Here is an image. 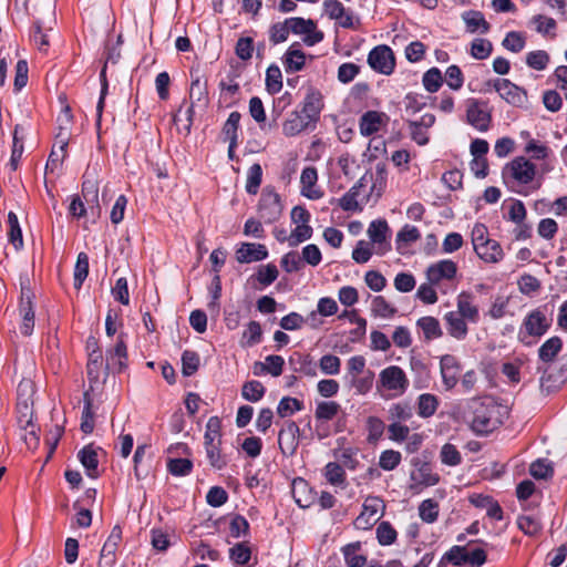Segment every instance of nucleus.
Segmentation results:
<instances>
[{
	"label": "nucleus",
	"instance_id": "1",
	"mask_svg": "<svg viewBox=\"0 0 567 567\" xmlns=\"http://www.w3.org/2000/svg\"><path fill=\"white\" fill-rule=\"evenodd\" d=\"M551 327V319L547 318L546 307H538L525 317L518 332L519 340L532 346L536 343Z\"/></svg>",
	"mask_w": 567,
	"mask_h": 567
},
{
	"label": "nucleus",
	"instance_id": "2",
	"mask_svg": "<svg viewBox=\"0 0 567 567\" xmlns=\"http://www.w3.org/2000/svg\"><path fill=\"white\" fill-rule=\"evenodd\" d=\"M470 409L472 411L471 427L477 434H487L494 431L499 421L496 416L498 409L492 403H485L480 400H473Z\"/></svg>",
	"mask_w": 567,
	"mask_h": 567
},
{
	"label": "nucleus",
	"instance_id": "3",
	"mask_svg": "<svg viewBox=\"0 0 567 567\" xmlns=\"http://www.w3.org/2000/svg\"><path fill=\"white\" fill-rule=\"evenodd\" d=\"M409 384L405 372L398 365H390L380 372L377 386L389 391L390 398H396L405 393Z\"/></svg>",
	"mask_w": 567,
	"mask_h": 567
},
{
	"label": "nucleus",
	"instance_id": "4",
	"mask_svg": "<svg viewBox=\"0 0 567 567\" xmlns=\"http://www.w3.org/2000/svg\"><path fill=\"white\" fill-rule=\"evenodd\" d=\"M535 175V165L524 156L514 158L507 163L502 171V176L506 184L512 181L518 185H527L533 182Z\"/></svg>",
	"mask_w": 567,
	"mask_h": 567
},
{
	"label": "nucleus",
	"instance_id": "5",
	"mask_svg": "<svg viewBox=\"0 0 567 567\" xmlns=\"http://www.w3.org/2000/svg\"><path fill=\"white\" fill-rule=\"evenodd\" d=\"M368 64L378 73L390 75L395 68L392 49L385 44L373 48L368 54Z\"/></svg>",
	"mask_w": 567,
	"mask_h": 567
},
{
	"label": "nucleus",
	"instance_id": "6",
	"mask_svg": "<svg viewBox=\"0 0 567 567\" xmlns=\"http://www.w3.org/2000/svg\"><path fill=\"white\" fill-rule=\"evenodd\" d=\"M291 32L293 34L303 35V42L312 47L323 40V32L317 29V23L312 19H303L300 17L288 18Z\"/></svg>",
	"mask_w": 567,
	"mask_h": 567
},
{
	"label": "nucleus",
	"instance_id": "7",
	"mask_svg": "<svg viewBox=\"0 0 567 567\" xmlns=\"http://www.w3.org/2000/svg\"><path fill=\"white\" fill-rule=\"evenodd\" d=\"M367 233L377 255L382 256L391 249V244L388 239L390 228L386 220L377 219L371 221Z\"/></svg>",
	"mask_w": 567,
	"mask_h": 567
},
{
	"label": "nucleus",
	"instance_id": "8",
	"mask_svg": "<svg viewBox=\"0 0 567 567\" xmlns=\"http://www.w3.org/2000/svg\"><path fill=\"white\" fill-rule=\"evenodd\" d=\"M282 214V205L279 195L274 190L265 189L259 200V216L271 224L279 219Z\"/></svg>",
	"mask_w": 567,
	"mask_h": 567
},
{
	"label": "nucleus",
	"instance_id": "9",
	"mask_svg": "<svg viewBox=\"0 0 567 567\" xmlns=\"http://www.w3.org/2000/svg\"><path fill=\"white\" fill-rule=\"evenodd\" d=\"M493 86L502 99L514 106H523L527 101L525 90L507 79H496Z\"/></svg>",
	"mask_w": 567,
	"mask_h": 567
},
{
	"label": "nucleus",
	"instance_id": "10",
	"mask_svg": "<svg viewBox=\"0 0 567 567\" xmlns=\"http://www.w3.org/2000/svg\"><path fill=\"white\" fill-rule=\"evenodd\" d=\"M300 429L295 421H287L278 433V445L284 455H293L299 445Z\"/></svg>",
	"mask_w": 567,
	"mask_h": 567
},
{
	"label": "nucleus",
	"instance_id": "11",
	"mask_svg": "<svg viewBox=\"0 0 567 567\" xmlns=\"http://www.w3.org/2000/svg\"><path fill=\"white\" fill-rule=\"evenodd\" d=\"M457 272V265L451 259H443L430 265L426 269V279L431 285H439L443 280H452Z\"/></svg>",
	"mask_w": 567,
	"mask_h": 567
},
{
	"label": "nucleus",
	"instance_id": "12",
	"mask_svg": "<svg viewBox=\"0 0 567 567\" xmlns=\"http://www.w3.org/2000/svg\"><path fill=\"white\" fill-rule=\"evenodd\" d=\"M440 370L445 390H452L458 382L460 361L452 354H444L440 360Z\"/></svg>",
	"mask_w": 567,
	"mask_h": 567
},
{
	"label": "nucleus",
	"instance_id": "13",
	"mask_svg": "<svg viewBox=\"0 0 567 567\" xmlns=\"http://www.w3.org/2000/svg\"><path fill=\"white\" fill-rule=\"evenodd\" d=\"M467 122L481 132H486L491 125L492 116L483 103L474 101L467 106Z\"/></svg>",
	"mask_w": 567,
	"mask_h": 567
},
{
	"label": "nucleus",
	"instance_id": "14",
	"mask_svg": "<svg viewBox=\"0 0 567 567\" xmlns=\"http://www.w3.org/2000/svg\"><path fill=\"white\" fill-rule=\"evenodd\" d=\"M127 348L120 334L114 348L106 351V369H112L115 372H122L126 368Z\"/></svg>",
	"mask_w": 567,
	"mask_h": 567
},
{
	"label": "nucleus",
	"instance_id": "15",
	"mask_svg": "<svg viewBox=\"0 0 567 567\" xmlns=\"http://www.w3.org/2000/svg\"><path fill=\"white\" fill-rule=\"evenodd\" d=\"M386 114L378 111H368L362 114L359 121L361 135L368 137L378 133L388 122Z\"/></svg>",
	"mask_w": 567,
	"mask_h": 567
},
{
	"label": "nucleus",
	"instance_id": "16",
	"mask_svg": "<svg viewBox=\"0 0 567 567\" xmlns=\"http://www.w3.org/2000/svg\"><path fill=\"white\" fill-rule=\"evenodd\" d=\"M268 257L265 245L256 243H243L236 250V259L240 264L261 261Z\"/></svg>",
	"mask_w": 567,
	"mask_h": 567
},
{
	"label": "nucleus",
	"instance_id": "17",
	"mask_svg": "<svg viewBox=\"0 0 567 567\" xmlns=\"http://www.w3.org/2000/svg\"><path fill=\"white\" fill-rule=\"evenodd\" d=\"M474 301L475 296L467 291H462L456 298V313L463 316L471 323H477L480 320V311Z\"/></svg>",
	"mask_w": 567,
	"mask_h": 567
},
{
	"label": "nucleus",
	"instance_id": "18",
	"mask_svg": "<svg viewBox=\"0 0 567 567\" xmlns=\"http://www.w3.org/2000/svg\"><path fill=\"white\" fill-rule=\"evenodd\" d=\"M322 95L319 91L310 89L302 102L301 114L310 122L316 123L319 120L322 110Z\"/></svg>",
	"mask_w": 567,
	"mask_h": 567
},
{
	"label": "nucleus",
	"instance_id": "19",
	"mask_svg": "<svg viewBox=\"0 0 567 567\" xmlns=\"http://www.w3.org/2000/svg\"><path fill=\"white\" fill-rule=\"evenodd\" d=\"M462 20L466 25V31L470 33L480 32L486 34L491 30V24L486 21L484 14L477 10H467L462 13Z\"/></svg>",
	"mask_w": 567,
	"mask_h": 567
},
{
	"label": "nucleus",
	"instance_id": "20",
	"mask_svg": "<svg viewBox=\"0 0 567 567\" xmlns=\"http://www.w3.org/2000/svg\"><path fill=\"white\" fill-rule=\"evenodd\" d=\"M82 197L85 204L89 205L92 215L100 216L99 185L95 179L85 176L82 183Z\"/></svg>",
	"mask_w": 567,
	"mask_h": 567
},
{
	"label": "nucleus",
	"instance_id": "21",
	"mask_svg": "<svg viewBox=\"0 0 567 567\" xmlns=\"http://www.w3.org/2000/svg\"><path fill=\"white\" fill-rule=\"evenodd\" d=\"M444 320L446 322V329L451 337L456 340H464L468 333V328L466 324V319L463 318L456 311H449L444 316Z\"/></svg>",
	"mask_w": 567,
	"mask_h": 567
},
{
	"label": "nucleus",
	"instance_id": "22",
	"mask_svg": "<svg viewBox=\"0 0 567 567\" xmlns=\"http://www.w3.org/2000/svg\"><path fill=\"white\" fill-rule=\"evenodd\" d=\"M190 89H189V99L190 102L202 103L206 105L207 103V80L203 79L199 74L198 70H190Z\"/></svg>",
	"mask_w": 567,
	"mask_h": 567
},
{
	"label": "nucleus",
	"instance_id": "23",
	"mask_svg": "<svg viewBox=\"0 0 567 567\" xmlns=\"http://www.w3.org/2000/svg\"><path fill=\"white\" fill-rule=\"evenodd\" d=\"M121 540L122 528L120 527V525H115L112 528L110 536L107 537L106 542L104 543L101 549L100 559H104L106 564H113L115 561V553Z\"/></svg>",
	"mask_w": 567,
	"mask_h": 567
},
{
	"label": "nucleus",
	"instance_id": "24",
	"mask_svg": "<svg viewBox=\"0 0 567 567\" xmlns=\"http://www.w3.org/2000/svg\"><path fill=\"white\" fill-rule=\"evenodd\" d=\"M32 405L33 402H17L18 423L23 430L30 427L29 434L32 436L33 444L37 445L39 437L35 434L34 425L32 423Z\"/></svg>",
	"mask_w": 567,
	"mask_h": 567
},
{
	"label": "nucleus",
	"instance_id": "25",
	"mask_svg": "<svg viewBox=\"0 0 567 567\" xmlns=\"http://www.w3.org/2000/svg\"><path fill=\"white\" fill-rule=\"evenodd\" d=\"M417 329L422 332L426 342L439 339L443 336L440 321L431 316H425L416 321Z\"/></svg>",
	"mask_w": 567,
	"mask_h": 567
},
{
	"label": "nucleus",
	"instance_id": "26",
	"mask_svg": "<svg viewBox=\"0 0 567 567\" xmlns=\"http://www.w3.org/2000/svg\"><path fill=\"white\" fill-rule=\"evenodd\" d=\"M416 472L411 474V480L423 486H434L440 482V475L432 471V466L427 462H417Z\"/></svg>",
	"mask_w": 567,
	"mask_h": 567
},
{
	"label": "nucleus",
	"instance_id": "27",
	"mask_svg": "<svg viewBox=\"0 0 567 567\" xmlns=\"http://www.w3.org/2000/svg\"><path fill=\"white\" fill-rule=\"evenodd\" d=\"M285 360L281 355L270 354L267 355L265 362H256L254 373H270L272 377H279L282 373Z\"/></svg>",
	"mask_w": 567,
	"mask_h": 567
},
{
	"label": "nucleus",
	"instance_id": "28",
	"mask_svg": "<svg viewBox=\"0 0 567 567\" xmlns=\"http://www.w3.org/2000/svg\"><path fill=\"white\" fill-rule=\"evenodd\" d=\"M79 461L85 468V473L91 478H96L99 476L97 466V453L92 447V445H86L78 453Z\"/></svg>",
	"mask_w": 567,
	"mask_h": 567
},
{
	"label": "nucleus",
	"instance_id": "29",
	"mask_svg": "<svg viewBox=\"0 0 567 567\" xmlns=\"http://www.w3.org/2000/svg\"><path fill=\"white\" fill-rule=\"evenodd\" d=\"M360 550V542L347 544L341 548L347 567H364L367 565L368 558L365 555L359 554Z\"/></svg>",
	"mask_w": 567,
	"mask_h": 567
},
{
	"label": "nucleus",
	"instance_id": "30",
	"mask_svg": "<svg viewBox=\"0 0 567 567\" xmlns=\"http://www.w3.org/2000/svg\"><path fill=\"white\" fill-rule=\"evenodd\" d=\"M306 54L296 44H292L284 56V65L287 73L298 72L303 69Z\"/></svg>",
	"mask_w": 567,
	"mask_h": 567
},
{
	"label": "nucleus",
	"instance_id": "31",
	"mask_svg": "<svg viewBox=\"0 0 567 567\" xmlns=\"http://www.w3.org/2000/svg\"><path fill=\"white\" fill-rule=\"evenodd\" d=\"M289 363L293 367V371L296 372H301L308 377H315L317 374L316 363L309 354L293 352L289 358Z\"/></svg>",
	"mask_w": 567,
	"mask_h": 567
},
{
	"label": "nucleus",
	"instance_id": "32",
	"mask_svg": "<svg viewBox=\"0 0 567 567\" xmlns=\"http://www.w3.org/2000/svg\"><path fill=\"white\" fill-rule=\"evenodd\" d=\"M310 122L298 111L291 112L282 125V132L286 136H295L309 126Z\"/></svg>",
	"mask_w": 567,
	"mask_h": 567
},
{
	"label": "nucleus",
	"instance_id": "33",
	"mask_svg": "<svg viewBox=\"0 0 567 567\" xmlns=\"http://www.w3.org/2000/svg\"><path fill=\"white\" fill-rule=\"evenodd\" d=\"M440 405L439 398L431 393H423L419 395L416 401V409L419 416L429 419L435 414Z\"/></svg>",
	"mask_w": 567,
	"mask_h": 567
},
{
	"label": "nucleus",
	"instance_id": "34",
	"mask_svg": "<svg viewBox=\"0 0 567 567\" xmlns=\"http://www.w3.org/2000/svg\"><path fill=\"white\" fill-rule=\"evenodd\" d=\"M563 348V341L559 337L554 336L546 340L538 349V358L545 363L553 362Z\"/></svg>",
	"mask_w": 567,
	"mask_h": 567
},
{
	"label": "nucleus",
	"instance_id": "35",
	"mask_svg": "<svg viewBox=\"0 0 567 567\" xmlns=\"http://www.w3.org/2000/svg\"><path fill=\"white\" fill-rule=\"evenodd\" d=\"M474 250L485 262H498L504 257L503 249L496 240L485 241L482 249L477 247Z\"/></svg>",
	"mask_w": 567,
	"mask_h": 567
},
{
	"label": "nucleus",
	"instance_id": "36",
	"mask_svg": "<svg viewBox=\"0 0 567 567\" xmlns=\"http://www.w3.org/2000/svg\"><path fill=\"white\" fill-rule=\"evenodd\" d=\"M19 311L20 316L22 317L20 331L23 336L29 337L32 334L34 328V311L32 301L23 299V302H20Z\"/></svg>",
	"mask_w": 567,
	"mask_h": 567
},
{
	"label": "nucleus",
	"instance_id": "37",
	"mask_svg": "<svg viewBox=\"0 0 567 567\" xmlns=\"http://www.w3.org/2000/svg\"><path fill=\"white\" fill-rule=\"evenodd\" d=\"M383 507L382 501L378 497H368L363 503V509L361 514L357 517L354 524L355 526H362L364 517H372L373 522L379 519L378 513Z\"/></svg>",
	"mask_w": 567,
	"mask_h": 567
},
{
	"label": "nucleus",
	"instance_id": "38",
	"mask_svg": "<svg viewBox=\"0 0 567 567\" xmlns=\"http://www.w3.org/2000/svg\"><path fill=\"white\" fill-rule=\"evenodd\" d=\"M241 115L239 112L234 111L229 114L227 121L225 122L223 126V134L225 136L226 141H231V147L237 146V140H238V127L240 122Z\"/></svg>",
	"mask_w": 567,
	"mask_h": 567
},
{
	"label": "nucleus",
	"instance_id": "39",
	"mask_svg": "<svg viewBox=\"0 0 567 567\" xmlns=\"http://www.w3.org/2000/svg\"><path fill=\"white\" fill-rule=\"evenodd\" d=\"M266 393V388L260 381L251 380L244 383L241 388V396L249 402L260 401Z\"/></svg>",
	"mask_w": 567,
	"mask_h": 567
},
{
	"label": "nucleus",
	"instance_id": "40",
	"mask_svg": "<svg viewBox=\"0 0 567 567\" xmlns=\"http://www.w3.org/2000/svg\"><path fill=\"white\" fill-rule=\"evenodd\" d=\"M266 90L269 94H276L282 89V74L278 65L271 64L266 71Z\"/></svg>",
	"mask_w": 567,
	"mask_h": 567
},
{
	"label": "nucleus",
	"instance_id": "41",
	"mask_svg": "<svg viewBox=\"0 0 567 567\" xmlns=\"http://www.w3.org/2000/svg\"><path fill=\"white\" fill-rule=\"evenodd\" d=\"M341 410V406L336 401H322L317 404L315 417L318 421H331Z\"/></svg>",
	"mask_w": 567,
	"mask_h": 567
},
{
	"label": "nucleus",
	"instance_id": "42",
	"mask_svg": "<svg viewBox=\"0 0 567 567\" xmlns=\"http://www.w3.org/2000/svg\"><path fill=\"white\" fill-rule=\"evenodd\" d=\"M493 52V43L485 38H475L471 42L470 54L476 60H485Z\"/></svg>",
	"mask_w": 567,
	"mask_h": 567
},
{
	"label": "nucleus",
	"instance_id": "43",
	"mask_svg": "<svg viewBox=\"0 0 567 567\" xmlns=\"http://www.w3.org/2000/svg\"><path fill=\"white\" fill-rule=\"evenodd\" d=\"M412 408L408 403H393L388 410V419L391 422H405L412 417Z\"/></svg>",
	"mask_w": 567,
	"mask_h": 567
},
{
	"label": "nucleus",
	"instance_id": "44",
	"mask_svg": "<svg viewBox=\"0 0 567 567\" xmlns=\"http://www.w3.org/2000/svg\"><path fill=\"white\" fill-rule=\"evenodd\" d=\"M371 311L375 317L389 319L392 318L398 310L391 306L383 296H375L372 299Z\"/></svg>",
	"mask_w": 567,
	"mask_h": 567
},
{
	"label": "nucleus",
	"instance_id": "45",
	"mask_svg": "<svg viewBox=\"0 0 567 567\" xmlns=\"http://www.w3.org/2000/svg\"><path fill=\"white\" fill-rule=\"evenodd\" d=\"M89 275V256L80 252L74 267V288L80 289Z\"/></svg>",
	"mask_w": 567,
	"mask_h": 567
},
{
	"label": "nucleus",
	"instance_id": "46",
	"mask_svg": "<svg viewBox=\"0 0 567 567\" xmlns=\"http://www.w3.org/2000/svg\"><path fill=\"white\" fill-rule=\"evenodd\" d=\"M303 409V402L291 396H284L277 406V414L287 417Z\"/></svg>",
	"mask_w": 567,
	"mask_h": 567
},
{
	"label": "nucleus",
	"instance_id": "47",
	"mask_svg": "<svg viewBox=\"0 0 567 567\" xmlns=\"http://www.w3.org/2000/svg\"><path fill=\"white\" fill-rule=\"evenodd\" d=\"M360 184L353 185L341 198L338 199V205L346 212L361 210L357 200L359 196Z\"/></svg>",
	"mask_w": 567,
	"mask_h": 567
},
{
	"label": "nucleus",
	"instance_id": "48",
	"mask_svg": "<svg viewBox=\"0 0 567 567\" xmlns=\"http://www.w3.org/2000/svg\"><path fill=\"white\" fill-rule=\"evenodd\" d=\"M326 480L334 486H341L346 482V472L343 467L336 462H329L324 466Z\"/></svg>",
	"mask_w": 567,
	"mask_h": 567
},
{
	"label": "nucleus",
	"instance_id": "49",
	"mask_svg": "<svg viewBox=\"0 0 567 567\" xmlns=\"http://www.w3.org/2000/svg\"><path fill=\"white\" fill-rule=\"evenodd\" d=\"M422 83L427 92H437L443 83L441 71L437 68H431L423 74Z\"/></svg>",
	"mask_w": 567,
	"mask_h": 567
},
{
	"label": "nucleus",
	"instance_id": "50",
	"mask_svg": "<svg viewBox=\"0 0 567 567\" xmlns=\"http://www.w3.org/2000/svg\"><path fill=\"white\" fill-rule=\"evenodd\" d=\"M262 178L261 166L256 163L252 164L247 173L246 192L251 195H256L259 190Z\"/></svg>",
	"mask_w": 567,
	"mask_h": 567
},
{
	"label": "nucleus",
	"instance_id": "51",
	"mask_svg": "<svg viewBox=\"0 0 567 567\" xmlns=\"http://www.w3.org/2000/svg\"><path fill=\"white\" fill-rule=\"evenodd\" d=\"M441 462L447 466H457L462 463V455L455 445L445 443L440 451Z\"/></svg>",
	"mask_w": 567,
	"mask_h": 567
},
{
	"label": "nucleus",
	"instance_id": "52",
	"mask_svg": "<svg viewBox=\"0 0 567 567\" xmlns=\"http://www.w3.org/2000/svg\"><path fill=\"white\" fill-rule=\"evenodd\" d=\"M525 37L518 31H509L502 42V45L513 53L520 52L525 48Z\"/></svg>",
	"mask_w": 567,
	"mask_h": 567
},
{
	"label": "nucleus",
	"instance_id": "53",
	"mask_svg": "<svg viewBox=\"0 0 567 567\" xmlns=\"http://www.w3.org/2000/svg\"><path fill=\"white\" fill-rule=\"evenodd\" d=\"M419 514L423 522L432 524L439 516V504L431 499H424L419 506Z\"/></svg>",
	"mask_w": 567,
	"mask_h": 567
},
{
	"label": "nucleus",
	"instance_id": "54",
	"mask_svg": "<svg viewBox=\"0 0 567 567\" xmlns=\"http://www.w3.org/2000/svg\"><path fill=\"white\" fill-rule=\"evenodd\" d=\"M289 32H291L288 19L284 22H277L269 29V40L272 44L285 42L288 39Z\"/></svg>",
	"mask_w": 567,
	"mask_h": 567
},
{
	"label": "nucleus",
	"instance_id": "55",
	"mask_svg": "<svg viewBox=\"0 0 567 567\" xmlns=\"http://www.w3.org/2000/svg\"><path fill=\"white\" fill-rule=\"evenodd\" d=\"M167 470L174 476H186L193 470V463L188 458H169Z\"/></svg>",
	"mask_w": 567,
	"mask_h": 567
},
{
	"label": "nucleus",
	"instance_id": "56",
	"mask_svg": "<svg viewBox=\"0 0 567 567\" xmlns=\"http://www.w3.org/2000/svg\"><path fill=\"white\" fill-rule=\"evenodd\" d=\"M396 530L389 522H381L377 527V538L380 545H392L396 539Z\"/></svg>",
	"mask_w": 567,
	"mask_h": 567
},
{
	"label": "nucleus",
	"instance_id": "57",
	"mask_svg": "<svg viewBox=\"0 0 567 567\" xmlns=\"http://www.w3.org/2000/svg\"><path fill=\"white\" fill-rule=\"evenodd\" d=\"M199 367V355L195 351L185 350L182 354V372L185 377L193 375Z\"/></svg>",
	"mask_w": 567,
	"mask_h": 567
},
{
	"label": "nucleus",
	"instance_id": "58",
	"mask_svg": "<svg viewBox=\"0 0 567 567\" xmlns=\"http://www.w3.org/2000/svg\"><path fill=\"white\" fill-rule=\"evenodd\" d=\"M518 528L526 535L535 536L542 529L538 518L529 515L519 516L517 519Z\"/></svg>",
	"mask_w": 567,
	"mask_h": 567
},
{
	"label": "nucleus",
	"instance_id": "59",
	"mask_svg": "<svg viewBox=\"0 0 567 567\" xmlns=\"http://www.w3.org/2000/svg\"><path fill=\"white\" fill-rule=\"evenodd\" d=\"M319 367L322 373L337 375L340 372L341 360L334 354H324L319 361Z\"/></svg>",
	"mask_w": 567,
	"mask_h": 567
},
{
	"label": "nucleus",
	"instance_id": "60",
	"mask_svg": "<svg viewBox=\"0 0 567 567\" xmlns=\"http://www.w3.org/2000/svg\"><path fill=\"white\" fill-rule=\"evenodd\" d=\"M262 330L257 321H250L243 332L244 344L247 347L255 346L261 341Z\"/></svg>",
	"mask_w": 567,
	"mask_h": 567
},
{
	"label": "nucleus",
	"instance_id": "61",
	"mask_svg": "<svg viewBox=\"0 0 567 567\" xmlns=\"http://www.w3.org/2000/svg\"><path fill=\"white\" fill-rule=\"evenodd\" d=\"M251 557V550L245 543H238L229 549V558L236 565H246Z\"/></svg>",
	"mask_w": 567,
	"mask_h": 567
},
{
	"label": "nucleus",
	"instance_id": "62",
	"mask_svg": "<svg viewBox=\"0 0 567 567\" xmlns=\"http://www.w3.org/2000/svg\"><path fill=\"white\" fill-rule=\"evenodd\" d=\"M402 460L399 451L385 450L381 453L379 458V466L384 471H393Z\"/></svg>",
	"mask_w": 567,
	"mask_h": 567
},
{
	"label": "nucleus",
	"instance_id": "63",
	"mask_svg": "<svg viewBox=\"0 0 567 567\" xmlns=\"http://www.w3.org/2000/svg\"><path fill=\"white\" fill-rule=\"evenodd\" d=\"M374 373L368 370L362 377H353L350 379V384L359 394L368 393L373 385Z\"/></svg>",
	"mask_w": 567,
	"mask_h": 567
},
{
	"label": "nucleus",
	"instance_id": "64",
	"mask_svg": "<svg viewBox=\"0 0 567 567\" xmlns=\"http://www.w3.org/2000/svg\"><path fill=\"white\" fill-rule=\"evenodd\" d=\"M549 62V55L544 50L532 51L526 55V64L537 71L546 69Z\"/></svg>",
	"mask_w": 567,
	"mask_h": 567
}]
</instances>
